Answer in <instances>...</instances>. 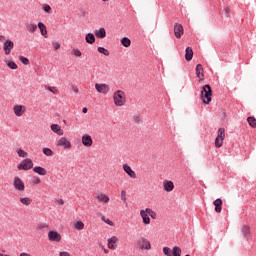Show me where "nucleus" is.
I'll use <instances>...</instances> for the list:
<instances>
[{
  "label": "nucleus",
  "mask_w": 256,
  "mask_h": 256,
  "mask_svg": "<svg viewBox=\"0 0 256 256\" xmlns=\"http://www.w3.org/2000/svg\"><path fill=\"white\" fill-rule=\"evenodd\" d=\"M211 97H213V90L209 84H206L202 87L200 99L204 105H209L211 103Z\"/></svg>",
  "instance_id": "nucleus-1"
},
{
  "label": "nucleus",
  "mask_w": 256,
  "mask_h": 256,
  "mask_svg": "<svg viewBox=\"0 0 256 256\" xmlns=\"http://www.w3.org/2000/svg\"><path fill=\"white\" fill-rule=\"evenodd\" d=\"M114 104L116 107H123L125 103H127V96L125 95V92L122 90H117L113 94Z\"/></svg>",
  "instance_id": "nucleus-2"
},
{
  "label": "nucleus",
  "mask_w": 256,
  "mask_h": 256,
  "mask_svg": "<svg viewBox=\"0 0 256 256\" xmlns=\"http://www.w3.org/2000/svg\"><path fill=\"white\" fill-rule=\"evenodd\" d=\"M136 247L141 251H151V241L145 237H141L137 240Z\"/></svg>",
  "instance_id": "nucleus-3"
},
{
  "label": "nucleus",
  "mask_w": 256,
  "mask_h": 256,
  "mask_svg": "<svg viewBox=\"0 0 256 256\" xmlns=\"http://www.w3.org/2000/svg\"><path fill=\"white\" fill-rule=\"evenodd\" d=\"M19 171H29L33 169V160L31 158H26L21 161V163L17 166Z\"/></svg>",
  "instance_id": "nucleus-4"
},
{
  "label": "nucleus",
  "mask_w": 256,
  "mask_h": 256,
  "mask_svg": "<svg viewBox=\"0 0 256 256\" xmlns=\"http://www.w3.org/2000/svg\"><path fill=\"white\" fill-rule=\"evenodd\" d=\"M63 239V236H61V233L55 230H50L48 232V240L51 243H61V240Z\"/></svg>",
  "instance_id": "nucleus-5"
},
{
  "label": "nucleus",
  "mask_w": 256,
  "mask_h": 256,
  "mask_svg": "<svg viewBox=\"0 0 256 256\" xmlns=\"http://www.w3.org/2000/svg\"><path fill=\"white\" fill-rule=\"evenodd\" d=\"M13 187L15 191H19V193H23L25 191V182L22 181L19 176L13 178Z\"/></svg>",
  "instance_id": "nucleus-6"
},
{
  "label": "nucleus",
  "mask_w": 256,
  "mask_h": 256,
  "mask_svg": "<svg viewBox=\"0 0 256 256\" xmlns=\"http://www.w3.org/2000/svg\"><path fill=\"white\" fill-rule=\"evenodd\" d=\"M95 89L98 93H102L103 95H107V93H109V91H111V88L109 87L108 84L96 83Z\"/></svg>",
  "instance_id": "nucleus-7"
},
{
  "label": "nucleus",
  "mask_w": 256,
  "mask_h": 256,
  "mask_svg": "<svg viewBox=\"0 0 256 256\" xmlns=\"http://www.w3.org/2000/svg\"><path fill=\"white\" fill-rule=\"evenodd\" d=\"M57 146L63 147V149H71V141H69L66 137H61L57 140Z\"/></svg>",
  "instance_id": "nucleus-8"
},
{
  "label": "nucleus",
  "mask_w": 256,
  "mask_h": 256,
  "mask_svg": "<svg viewBox=\"0 0 256 256\" xmlns=\"http://www.w3.org/2000/svg\"><path fill=\"white\" fill-rule=\"evenodd\" d=\"M25 111H27V108L23 105H15L13 107V112L16 117H23Z\"/></svg>",
  "instance_id": "nucleus-9"
},
{
  "label": "nucleus",
  "mask_w": 256,
  "mask_h": 256,
  "mask_svg": "<svg viewBox=\"0 0 256 256\" xmlns=\"http://www.w3.org/2000/svg\"><path fill=\"white\" fill-rule=\"evenodd\" d=\"M183 33H184L183 25L176 23L174 25V35L176 39H181V37H183Z\"/></svg>",
  "instance_id": "nucleus-10"
},
{
  "label": "nucleus",
  "mask_w": 256,
  "mask_h": 256,
  "mask_svg": "<svg viewBox=\"0 0 256 256\" xmlns=\"http://www.w3.org/2000/svg\"><path fill=\"white\" fill-rule=\"evenodd\" d=\"M13 47H15V44L13 43V41L6 40L3 46L5 55H11V51H13Z\"/></svg>",
  "instance_id": "nucleus-11"
},
{
  "label": "nucleus",
  "mask_w": 256,
  "mask_h": 256,
  "mask_svg": "<svg viewBox=\"0 0 256 256\" xmlns=\"http://www.w3.org/2000/svg\"><path fill=\"white\" fill-rule=\"evenodd\" d=\"M241 233L244 237V239H247L249 241V239H251V227L249 225L244 224L241 227Z\"/></svg>",
  "instance_id": "nucleus-12"
},
{
  "label": "nucleus",
  "mask_w": 256,
  "mask_h": 256,
  "mask_svg": "<svg viewBox=\"0 0 256 256\" xmlns=\"http://www.w3.org/2000/svg\"><path fill=\"white\" fill-rule=\"evenodd\" d=\"M163 189L167 193H171L175 189V184H173V181L171 180H166L163 182Z\"/></svg>",
  "instance_id": "nucleus-13"
},
{
  "label": "nucleus",
  "mask_w": 256,
  "mask_h": 256,
  "mask_svg": "<svg viewBox=\"0 0 256 256\" xmlns=\"http://www.w3.org/2000/svg\"><path fill=\"white\" fill-rule=\"evenodd\" d=\"M82 145H84V147H91L93 145V138H91L89 134L83 135Z\"/></svg>",
  "instance_id": "nucleus-14"
},
{
  "label": "nucleus",
  "mask_w": 256,
  "mask_h": 256,
  "mask_svg": "<svg viewBox=\"0 0 256 256\" xmlns=\"http://www.w3.org/2000/svg\"><path fill=\"white\" fill-rule=\"evenodd\" d=\"M140 216L142 217V221L144 225H149V223H151V218H149V213L147 212V208L145 210L140 211Z\"/></svg>",
  "instance_id": "nucleus-15"
},
{
  "label": "nucleus",
  "mask_w": 256,
  "mask_h": 256,
  "mask_svg": "<svg viewBox=\"0 0 256 256\" xmlns=\"http://www.w3.org/2000/svg\"><path fill=\"white\" fill-rule=\"evenodd\" d=\"M123 169L125 173H127V175L131 177V179H137V174L135 173V171H133V169H131V166H129L128 164H124Z\"/></svg>",
  "instance_id": "nucleus-16"
},
{
  "label": "nucleus",
  "mask_w": 256,
  "mask_h": 256,
  "mask_svg": "<svg viewBox=\"0 0 256 256\" xmlns=\"http://www.w3.org/2000/svg\"><path fill=\"white\" fill-rule=\"evenodd\" d=\"M50 128H51V131H53V133H56V135L61 136V135H64L65 133L63 129H61V126L59 124H52Z\"/></svg>",
  "instance_id": "nucleus-17"
},
{
  "label": "nucleus",
  "mask_w": 256,
  "mask_h": 256,
  "mask_svg": "<svg viewBox=\"0 0 256 256\" xmlns=\"http://www.w3.org/2000/svg\"><path fill=\"white\" fill-rule=\"evenodd\" d=\"M213 205L215 206L216 213H221V211H223V200H221L220 198L216 199L213 202Z\"/></svg>",
  "instance_id": "nucleus-18"
},
{
  "label": "nucleus",
  "mask_w": 256,
  "mask_h": 256,
  "mask_svg": "<svg viewBox=\"0 0 256 256\" xmlns=\"http://www.w3.org/2000/svg\"><path fill=\"white\" fill-rule=\"evenodd\" d=\"M117 241H119V238H117V236H112L111 238H109L108 239V249H112V250L117 249V246L115 245V243H117Z\"/></svg>",
  "instance_id": "nucleus-19"
},
{
  "label": "nucleus",
  "mask_w": 256,
  "mask_h": 256,
  "mask_svg": "<svg viewBox=\"0 0 256 256\" xmlns=\"http://www.w3.org/2000/svg\"><path fill=\"white\" fill-rule=\"evenodd\" d=\"M96 199L100 202V203H109V201H111V199L104 193H100L96 195Z\"/></svg>",
  "instance_id": "nucleus-20"
},
{
  "label": "nucleus",
  "mask_w": 256,
  "mask_h": 256,
  "mask_svg": "<svg viewBox=\"0 0 256 256\" xmlns=\"http://www.w3.org/2000/svg\"><path fill=\"white\" fill-rule=\"evenodd\" d=\"M95 36L98 37V39H105L107 37V32L105 31V28L95 30Z\"/></svg>",
  "instance_id": "nucleus-21"
},
{
  "label": "nucleus",
  "mask_w": 256,
  "mask_h": 256,
  "mask_svg": "<svg viewBox=\"0 0 256 256\" xmlns=\"http://www.w3.org/2000/svg\"><path fill=\"white\" fill-rule=\"evenodd\" d=\"M34 173H37L38 175H41L42 177H45L47 175V169L41 167V166H36L33 168Z\"/></svg>",
  "instance_id": "nucleus-22"
},
{
  "label": "nucleus",
  "mask_w": 256,
  "mask_h": 256,
  "mask_svg": "<svg viewBox=\"0 0 256 256\" xmlns=\"http://www.w3.org/2000/svg\"><path fill=\"white\" fill-rule=\"evenodd\" d=\"M38 29L42 35V37H45L47 39V26L43 24V22L38 23Z\"/></svg>",
  "instance_id": "nucleus-23"
},
{
  "label": "nucleus",
  "mask_w": 256,
  "mask_h": 256,
  "mask_svg": "<svg viewBox=\"0 0 256 256\" xmlns=\"http://www.w3.org/2000/svg\"><path fill=\"white\" fill-rule=\"evenodd\" d=\"M196 75H197L198 79H200V81H203V77H204V74H203V65L198 64V65L196 66Z\"/></svg>",
  "instance_id": "nucleus-24"
},
{
  "label": "nucleus",
  "mask_w": 256,
  "mask_h": 256,
  "mask_svg": "<svg viewBox=\"0 0 256 256\" xmlns=\"http://www.w3.org/2000/svg\"><path fill=\"white\" fill-rule=\"evenodd\" d=\"M185 59H186V61H191V59H193V48H191V47L186 48Z\"/></svg>",
  "instance_id": "nucleus-25"
},
{
  "label": "nucleus",
  "mask_w": 256,
  "mask_h": 256,
  "mask_svg": "<svg viewBox=\"0 0 256 256\" xmlns=\"http://www.w3.org/2000/svg\"><path fill=\"white\" fill-rule=\"evenodd\" d=\"M37 24L34 23H26V29L28 31V33H35V31H37Z\"/></svg>",
  "instance_id": "nucleus-26"
},
{
  "label": "nucleus",
  "mask_w": 256,
  "mask_h": 256,
  "mask_svg": "<svg viewBox=\"0 0 256 256\" xmlns=\"http://www.w3.org/2000/svg\"><path fill=\"white\" fill-rule=\"evenodd\" d=\"M85 41L89 43V45H93V43H95V35L93 33L86 34Z\"/></svg>",
  "instance_id": "nucleus-27"
},
{
  "label": "nucleus",
  "mask_w": 256,
  "mask_h": 256,
  "mask_svg": "<svg viewBox=\"0 0 256 256\" xmlns=\"http://www.w3.org/2000/svg\"><path fill=\"white\" fill-rule=\"evenodd\" d=\"M74 229L77 231H83V229H85V224L82 221H77L74 223Z\"/></svg>",
  "instance_id": "nucleus-28"
},
{
  "label": "nucleus",
  "mask_w": 256,
  "mask_h": 256,
  "mask_svg": "<svg viewBox=\"0 0 256 256\" xmlns=\"http://www.w3.org/2000/svg\"><path fill=\"white\" fill-rule=\"evenodd\" d=\"M42 9H43L44 13H47V15H51V13H53V8H51V6L49 4H44L42 6Z\"/></svg>",
  "instance_id": "nucleus-29"
},
{
  "label": "nucleus",
  "mask_w": 256,
  "mask_h": 256,
  "mask_svg": "<svg viewBox=\"0 0 256 256\" xmlns=\"http://www.w3.org/2000/svg\"><path fill=\"white\" fill-rule=\"evenodd\" d=\"M121 44L123 47H131V39L124 37L121 39Z\"/></svg>",
  "instance_id": "nucleus-30"
},
{
  "label": "nucleus",
  "mask_w": 256,
  "mask_h": 256,
  "mask_svg": "<svg viewBox=\"0 0 256 256\" xmlns=\"http://www.w3.org/2000/svg\"><path fill=\"white\" fill-rule=\"evenodd\" d=\"M31 198L29 197H24V198H20V203H22V205H26V207H29V205H31Z\"/></svg>",
  "instance_id": "nucleus-31"
},
{
  "label": "nucleus",
  "mask_w": 256,
  "mask_h": 256,
  "mask_svg": "<svg viewBox=\"0 0 256 256\" xmlns=\"http://www.w3.org/2000/svg\"><path fill=\"white\" fill-rule=\"evenodd\" d=\"M224 140H225L224 138H218V137H216V139H215V147H216L217 149L223 147V141H224Z\"/></svg>",
  "instance_id": "nucleus-32"
},
{
  "label": "nucleus",
  "mask_w": 256,
  "mask_h": 256,
  "mask_svg": "<svg viewBox=\"0 0 256 256\" xmlns=\"http://www.w3.org/2000/svg\"><path fill=\"white\" fill-rule=\"evenodd\" d=\"M16 153L18 155V157H22V158H25L29 155V153H27L25 150L19 148L16 150Z\"/></svg>",
  "instance_id": "nucleus-33"
},
{
  "label": "nucleus",
  "mask_w": 256,
  "mask_h": 256,
  "mask_svg": "<svg viewBox=\"0 0 256 256\" xmlns=\"http://www.w3.org/2000/svg\"><path fill=\"white\" fill-rule=\"evenodd\" d=\"M146 213H148L149 217H151L152 219H157V213L151 208H146Z\"/></svg>",
  "instance_id": "nucleus-34"
},
{
  "label": "nucleus",
  "mask_w": 256,
  "mask_h": 256,
  "mask_svg": "<svg viewBox=\"0 0 256 256\" xmlns=\"http://www.w3.org/2000/svg\"><path fill=\"white\" fill-rule=\"evenodd\" d=\"M172 256H181V248L174 246L172 249Z\"/></svg>",
  "instance_id": "nucleus-35"
},
{
  "label": "nucleus",
  "mask_w": 256,
  "mask_h": 256,
  "mask_svg": "<svg viewBox=\"0 0 256 256\" xmlns=\"http://www.w3.org/2000/svg\"><path fill=\"white\" fill-rule=\"evenodd\" d=\"M247 121H248L250 127H253L254 129L256 128V119H255V117L250 116V117L247 118Z\"/></svg>",
  "instance_id": "nucleus-36"
},
{
  "label": "nucleus",
  "mask_w": 256,
  "mask_h": 256,
  "mask_svg": "<svg viewBox=\"0 0 256 256\" xmlns=\"http://www.w3.org/2000/svg\"><path fill=\"white\" fill-rule=\"evenodd\" d=\"M42 152L44 153V155H46V157H53V150H51L50 148H43Z\"/></svg>",
  "instance_id": "nucleus-37"
},
{
  "label": "nucleus",
  "mask_w": 256,
  "mask_h": 256,
  "mask_svg": "<svg viewBox=\"0 0 256 256\" xmlns=\"http://www.w3.org/2000/svg\"><path fill=\"white\" fill-rule=\"evenodd\" d=\"M71 54L74 55V57H81V55H83V53H81V50H79L78 48L72 49Z\"/></svg>",
  "instance_id": "nucleus-38"
},
{
  "label": "nucleus",
  "mask_w": 256,
  "mask_h": 256,
  "mask_svg": "<svg viewBox=\"0 0 256 256\" xmlns=\"http://www.w3.org/2000/svg\"><path fill=\"white\" fill-rule=\"evenodd\" d=\"M102 221H104V223H106L107 225H110V227H115V223H113V221H111L110 219L106 218L105 216H102Z\"/></svg>",
  "instance_id": "nucleus-39"
},
{
  "label": "nucleus",
  "mask_w": 256,
  "mask_h": 256,
  "mask_svg": "<svg viewBox=\"0 0 256 256\" xmlns=\"http://www.w3.org/2000/svg\"><path fill=\"white\" fill-rule=\"evenodd\" d=\"M98 51L102 54L105 55L106 57H109L110 53L109 50L103 48V47H98Z\"/></svg>",
  "instance_id": "nucleus-40"
},
{
  "label": "nucleus",
  "mask_w": 256,
  "mask_h": 256,
  "mask_svg": "<svg viewBox=\"0 0 256 256\" xmlns=\"http://www.w3.org/2000/svg\"><path fill=\"white\" fill-rule=\"evenodd\" d=\"M217 137L220 139H225V128H219Z\"/></svg>",
  "instance_id": "nucleus-41"
},
{
  "label": "nucleus",
  "mask_w": 256,
  "mask_h": 256,
  "mask_svg": "<svg viewBox=\"0 0 256 256\" xmlns=\"http://www.w3.org/2000/svg\"><path fill=\"white\" fill-rule=\"evenodd\" d=\"M163 253H164V255H166V256H173V251L171 250V248H169V247H164L163 248Z\"/></svg>",
  "instance_id": "nucleus-42"
},
{
  "label": "nucleus",
  "mask_w": 256,
  "mask_h": 256,
  "mask_svg": "<svg viewBox=\"0 0 256 256\" xmlns=\"http://www.w3.org/2000/svg\"><path fill=\"white\" fill-rule=\"evenodd\" d=\"M32 184L33 185H41V178H39V176H34L32 178Z\"/></svg>",
  "instance_id": "nucleus-43"
},
{
  "label": "nucleus",
  "mask_w": 256,
  "mask_h": 256,
  "mask_svg": "<svg viewBox=\"0 0 256 256\" xmlns=\"http://www.w3.org/2000/svg\"><path fill=\"white\" fill-rule=\"evenodd\" d=\"M19 61H21L23 65H29V58H25L24 56H19Z\"/></svg>",
  "instance_id": "nucleus-44"
},
{
  "label": "nucleus",
  "mask_w": 256,
  "mask_h": 256,
  "mask_svg": "<svg viewBox=\"0 0 256 256\" xmlns=\"http://www.w3.org/2000/svg\"><path fill=\"white\" fill-rule=\"evenodd\" d=\"M121 201H123V203H127V193L125 190L121 191Z\"/></svg>",
  "instance_id": "nucleus-45"
},
{
  "label": "nucleus",
  "mask_w": 256,
  "mask_h": 256,
  "mask_svg": "<svg viewBox=\"0 0 256 256\" xmlns=\"http://www.w3.org/2000/svg\"><path fill=\"white\" fill-rule=\"evenodd\" d=\"M7 66L9 67V69H17V64L14 61H9L7 63Z\"/></svg>",
  "instance_id": "nucleus-46"
},
{
  "label": "nucleus",
  "mask_w": 256,
  "mask_h": 256,
  "mask_svg": "<svg viewBox=\"0 0 256 256\" xmlns=\"http://www.w3.org/2000/svg\"><path fill=\"white\" fill-rule=\"evenodd\" d=\"M48 91H50L54 95H57V93H59V90H57L56 87H48Z\"/></svg>",
  "instance_id": "nucleus-47"
},
{
  "label": "nucleus",
  "mask_w": 256,
  "mask_h": 256,
  "mask_svg": "<svg viewBox=\"0 0 256 256\" xmlns=\"http://www.w3.org/2000/svg\"><path fill=\"white\" fill-rule=\"evenodd\" d=\"M52 45L56 51L61 49V44L59 42H53Z\"/></svg>",
  "instance_id": "nucleus-48"
},
{
  "label": "nucleus",
  "mask_w": 256,
  "mask_h": 256,
  "mask_svg": "<svg viewBox=\"0 0 256 256\" xmlns=\"http://www.w3.org/2000/svg\"><path fill=\"white\" fill-rule=\"evenodd\" d=\"M59 256H72L71 253L67 252V251H61L59 252Z\"/></svg>",
  "instance_id": "nucleus-49"
},
{
  "label": "nucleus",
  "mask_w": 256,
  "mask_h": 256,
  "mask_svg": "<svg viewBox=\"0 0 256 256\" xmlns=\"http://www.w3.org/2000/svg\"><path fill=\"white\" fill-rule=\"evenodd\" d=\"M71 88L74 93H79V88H77V86H71Z\"/></svg>",
  "instance_id": "nucleus-50"
},
{
  "label": "nucleus",
  "mask_w": 256,
  "mask_h": 256,
  "mask_svg": "<svg viewBox=\"0 0 256 256\" xmlns=\"http://www.w3.org/2000/svg\"><path fill=\"white\" fill-rule=\"evenodd\" d=\"M134 121H136V123H139V121H141V116H135Z\"/></svg>",
  "instance_id": "nucleus-51"
},
{
  "label": "nucleus",
  "mask_w": 256,
  "mask_h": 256,
  "mask_svg": "<svg viewBox=\"0 0 256 256\" xmlns=\"http://www.w3.org/2000/svg\"><path fill=\"white\" fill-rule=\"evenodd\" d=\"M105 255H109V249L103 248Z\"/></svg>",
  "instance_id": "nucleus-52"
},
{
  "label": "nucleus",
  "mask_w": 256,
  "mask_h": 256,
  "mask_svg": "<svg viewBox=\"0 0 256 256\" xmlns=\"http://www.w3.org/2000/svg\"><path fill=\"white\" fill-rule=\"evenodd\" d=\"M3 41H5V36L1 35L0 36V42L3 43Z\"/></svg>",
  "instance_id": "nucleus-53"
},
{
  "label": "nucleus",
  "mask_w": 256,
  "mask_h": 256,
  "mask_svg": "<svg viewBox=\"0 0 256 256\" xmlns=\"http://www.w3.org/2000/svg\"><path fill=\"white\" fill-rule=\"evenodd\" d=\"M82 112L87 113V108H83Z\"/></svg>",
  "instance_id": "nucleus-54"
},
{
  "label": "nucleus",
  "mask_w": 256,
  "mask_h": 256,
  "mask_svg": "<svg viewBox=\"0 0 256 256\" xmlns=\"http://www.w3.org/2000/svg\"><path fill=\"white\" fill-rule=\"evenodd\" d=\"M63 203H64L63 200H60V205H63Z\"/></svg>",
  "instance_id": "nucleus-55"
},
{
  "label": "nucleus",
  "mask_w": 256,
  "mask_h": 256,
  "mask_svg": "<svg viewBox=\"0 0 256 256\" xmlns=\"http://www.w3.org/2000/svg\"><path fill=\"white\" fill-rule=\"evenodd\" d=\"M185 256H191V255L187 254V255H185Z\"/></svg>",
  "instance_id": "nucleus-56"
},
{
  "label": "nucleus",
  "mask_w": 256,
  "mask_h": 256,
  "mask_svg": "<svg viewBox=\"0 0 256 256\" xmlns=\"http://www.w3.org/2000/svg\"><path fill=\"white\" fill-rule=\"evenodd\" d=\"M0 256H3V254L0 253Z\"/></svg>",
  "instance_id": "nucleus-57"
},
{
  "label": "nucleus",
  "mask_w": 256,
  "mask_h": 256,
  "mask_svg": "<svg viewBox=\"0 0 256 256\" xmlns=\"http://www.w3.org/2000/svg\"><path fill=\"white\" fill-rule=\"evenodd\" d=\"M3 256H9V255L6 254V255H3Z\"/></svg>",
  "instance_id": "nucleus-58"
},
{
  "label": "nucleus",
  "mask_w": 256,
  "mask_h": 256,
  "mask_svg": "<svg viewBox=\"0 0 256 256\" xmlns=\"http://www.w3.org/2000/svg\"><path fill=\"white\" fill-rule=\"evenodd\" d=\"M102 1H107V0H102Z\"/></svg>",
  "instance_id": "nucleus-59"
}]
</instances>
